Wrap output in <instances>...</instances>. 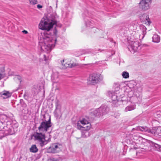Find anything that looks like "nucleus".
<instances>
[{
  "label": "nucleus",
  "instance_id": "nucleus-1",
  "mask_svg": "<svg viewBox=\"0 0 161 161\" xmlns=\"http://www.w3.org/2000/svg\"><path fill=\"white\" fill-rule=\"evenodd\" d=\"M58 17L55 12L45 14L39 25V29L44 31L42 36L44 42L40 43V47L41 50L45 52H50L55 46L57 31L55 27L52 35L51 30L53 25L57 26Z\"/></svg>",
  "mask_w": 161,
  "mask_h": 161
},
{
  "label": "nucleus",
  "instance_id": "nucleus-2",
  "mask_svg": "<svg viewBox=\"0 0 161 161\" xmlns=\"http://www.w3.org/2000/svg\"><path fill=\"white\" fill-rule=\"evenodd\" d=\"M33 137H34L35 141H37L41 147H43L48 142L45 139V135L42 132H36L31 135V139Z\"/></svg>",
  "mask_w": 161,
  "mask_h": 161
},
{
  "label": "nucleus",
  "instance_id": "nucleus-3",
  "mask_svg": "<svg viewBox=\"0 0 161 161\" xmlns=\"http://www.w3.org/2000/svg\"><path fill=\"white\" fill-rule=\"evenodd\" d=\"M156 128H155L156 129ZM136 130H140L142 132H147L153 134H154L155 136H161V133H159V131H160L161 130L160 127H158L156 129H151L146 126H138L136 128Z\"/></svg>",
  "mask_w": 161,
  "mask_h": 161
},
{
  "label": "nucleus",
  "instance_id": "nucleus-4",
  "mask_svg": "<svg viewBox=\"0 0 161 161\" xmlns=\"http://www.w3.org/2000/svg\"><path fill=\"white\" fill-rule=\"evenodd\" d=\"M52 124L51 122V117L50 116L48 120L43 121L40 123L38 129L40 132H46L49 128L52 126Z\"/></svg>",
  "mask_w": 161,
  "mask_h": 161
},
{
  "label": "nucleus",
  "instance_id": "nucleus-5",
  "mask_svg": "<svg viewBox=\"0 0 161 161\" xmlns=\"http://www.w3.org/2000/svg\"><path fill=\"white\" fill-rule=\"evenodd\" d=\"M102 80L103 77L101 75L94 73L90 75L88 81L90 84L95 85Z\"/></svg>",
  "mask_w": 161,
  "mask_h": 161
},
{
  "label": "nucleus",
  "instance_id": "nucleus-6",
  "mask_svg": "<svg viewBox=\"0 0 161 161\" xmlns=\"http://www.w3.org/2000/svg\"><path fill=\"white\" fill-rule=\"evenodd\" d=\"M141 140V143L140 145L139 148L145 150L146 151L149 150V147H151L152 141L144 139L142 137L140 138Z\"/></svg>",
  "mask_w": 161,
  "mask_h": 161
},
{
  "label": "nucleus",
  "instance_id": "nucleus-7",
  "mask_svg": "<svg viewBox=\"0 0 161 161\" xmlns=\"http://www.w3.org/2000/svg\"><path fill=\"white\" fill-rule=\"evenodd\" d=\"M152 0H141L139 3L140 8L143 11L149 9L151 7Z\"/></svg>",
  "mask_w": 161,
  "mask_h": 161
},
{
  "label": "nucleus",
  "instance_id": "nucleus-8",
  "mask_svg": "<svg viewBox=\"0 0 161 161\" xmlns=\"http://www.w3.org/2000/svg\"><path fill=\"white\" fill-rule=\"evenodd\" d=\"M108 96L111 99V101L113 103H116L117 101H123L125 100L123 99L124 97H121V98L120 100V99H118V96L115 95L114 92L109 91L108 93Z\"/></svg>",
  "mask_w": 161,
  "mask_h": 161
},
{
  "label": "nucleus",
  "instance_id": "nucleus-9",
  "mask_svg": "<svg viewBox=\"0 0 161 161\" xmlns=\"http://www.w3.org/2000/svg\"><path fill=\"white\" fill-rule=\"evenodd\" d=\"M84 20H85V24L86 27H89L92 28V31L95 32V31H97V30H98V29H96L95 28H93V25H94V22L91 20H89L87 19V20H86L84 18Z\"/></svg>",
  "mask_w": 161,
  "mask_h": 161
},
{
  "label": "nucleus",
  "instance_id": "nucleus-10",
  "mask_svg": "<svg viewBox=\"0 0 161 161\" xmlns=\"http://www.w3.org/2000/svg\"><path fill=\"white\" fill-rule=\"evenodd\" d=\"M139 46L138 42L137 41H131L130 43V47L134 52H136L137 51Z\"/></svg>",
  "mask_w": 161,
  "mask_h": 161
},
{
  "label": "nucleus",
  "instance_id": "nucleus-11",
  "mask_svg": "<svg viewBox=\"0 0 161 161\" xmlns=\"http://www.w3.org/2000/svg\"><path fill=\"white\" fill-rule=\"evenodd\" d=\"M100 108L103 115L108 113L109 110V108L105 105H102Z\"/></svg>",
  "mask_w": 161,
  "mask_h": 161
},
{
  "label": "nucleus",
  "instance_id": "nucleus-12",
  "mask_svg": "<svg viewBox=\"0 0 161 161\" xmlns=\"http://www.w3.org/2000/svg\"><path fill=\"white\" fill-rule=\"evenodd\" d=\"M61 148V147H58L57 145H54L48 148V152L49 153H55L57 152V149H60Z\"/></svg>",
  "mask_w": 161,
  "mask_h": 161
},
{
  "label": "nucleus",
  "instance_id": "nucleus-13",
  "mask_svg": "<svg viewBox=\"0 0 161 161\" xmlns=\"http://www.w3.org/2000/svg\"><path fill=\"white\" fill-rule=\"evenodd\" d=\"M58 104L57 103L56 104V109L54 112V116L57 119L58 118H60L62 116L60 109L58 110Z\"/></svg>",
  "mask_w": 161,
  "mask_h": 161
},
{
  "label": "nucleus",
  "instance_id": "nucleus-14",
  "mask_svg": "<svg viewBox=\"0 0 161 161\" xmlns=\"http://www.w3.org/2000/svg\"><path fill=\"white\" fill-rule=\"evenodd\" d=\"M100 110L99 107L92 112V114L95 117H100L101 116H103Z\"/></svg>",
  "mask_w": 161,
  "mask_h": 161
},
{
  "label": "nucleus",
  "instance_id": "nucleus-15",
  "mask_svg": "<svg viewBox=\"0 0 161 161\" xmlns=\"http://www.w3.org/2000/svg\"><path fill=\"white\" fill-rule=\"evenodd\" d=\"M11 95V93L8 91H4L0 93V97H2L3 99H6L10 97Z\"/></svg>",
  "mask_w": 161,
  "mask_h": 161
},
{
  "label": "nucleus",
  "instance_id": "nucleus-16",
  "mask_svg": "<svg viewBox=\"0 0 161 161\" xmlns=\"http://www.w3.org/2000/svg\"><path fill=\"white\" fill-rule=\"evenodd\" d=\"M142 18H143V19H144L145 23H147V24H148L149 25L151 23V22L148 16L146 14H143L140 17V19H142Z\"/></svg>",
  "mask_w": 161,
  "mask_h": 161
},
{
  "label": "nucleus",
  "instance_id": "nucleus-17",
  "mask_svg": "<svg viewBox=\"0 0 161 161\" xmlns=\"http://www.w3.org/2000/svg\"><path fill=\"white\" fill-rule=\"evenodd\" d=\"M151 147H153V149H155L156 150L160 151V150L161 146L157 144H156L152 141Z\"/></svg>",
  "mask_w": 161,
  "mask_h": 161
},
{
  "label": "nucleus",
  "instance_id": "nucleus-18",
  "mask_svg": "<svg viewBox=\"0 0 161 161\" xmlns=\"http://www.w3.org/2000/svg\"><path fill=\"white\" fill-rule=\"evenodd\" d=\"M152 41L153 42L158 43L160 41V37L156 34H155L152 37Z\"/></svg>",
  "mask_w": 161,
  "mask_h": 161
},
{
  "label": "nucleus",
  "instance_id": "nucleus-19",
  "mask_svg": "<svg viewBox=\"0 0 161 161\" xmlns=\"http://www.w3.org/2000/svg\"><path fill=\"white\" fill-rule=\"evenodd\" d=\"M7 131L8 134V135H12L15 134V130L14 129L13 127L12 126H10V127H9L7 130L6 131Z\"/></svg>",
  "mask_w": 161,
  "mask_h": 161
},
{
  "label": "nucleus",
  "instance_id": "nucleus-20",
  "mask_svg": "<svg viewBox=\"0 0 161 161\" xmlns=\"http://www.w3.org/2000/svg\"><path fill=\"white\" fill-rule=\"evenodd\" d=\"M30 150L31 152L35 153L37 152L38 149L35 145H33L30 148Z\"/></svg>",
  "mask_w": 161,
  "mask_h": 161
},
{
  "label": "nucleus",
  "instance_id": "nucleus-21",
  "mask_svg": "<svg viewBox=\"0 0 161 161\" xmlns=\"http://www.w3.org/2000/svg\"><path fill=\"white\" fill-rule=\"evenodd\" d=\"M76 65V64H69L68 63L64 64V68H67L68 67L72 68L75 66Z\"/></svg>",
  "mask_w": 161,
  "mask_h": 161
},
{
  "label": "nucleus",
  "instance_id": "nucleus-22",
  "mask_svg": "<svg viewBox=\"0 0 161 161\" xmlns=\"http://www.w3.org/2000/svg\"><path fill=\"white\" fill-rule=\"evenodd\" d=\"M122 76L123 78L127 79L129 77V75L128 72L124 71L122 73Z\"/></svg>",
  "mask_w": 161,
  "mask_h": 161
},
{
  "label": "nucleus",
  "instance_id": "nucleus-23",
  "mask_svg": "<svg viewBox=\"0 0 161 161\" xmlns=\"http://www.w3.org/2000/svg\"><path fill=\"white\" fill-rule=\"evenodd\" d=\"M0 76H3V78L5 77V75L4 74H3V73L5 72V69L4 67H2L0 68Z\"/></svg>",
  "mask_w": 161,
  "mask_h": 161
},
{
  "label": "nucleus",
  "instance_id": "nucleus-24",
  "mask_svg": "<svg viewBox=\"0 0 161 161\" xmlns=\"http://www.w3.org/2000/svg\"><path fill=\"white\" fill-rule=\"evenodd\" d=\"M87 125H85L84 126L83 129V130H89L91 128V125L90 124H87Z\"/></svg>",
  "mask_w": 161,
  "mask_h": 161
},
{
  "label": "nucleus",
  "instance_id": "nucleus-25",
  "mask_svg": "<svg viewBox=\"0 0 161 161\" xmlns=\"http://www.w3.org/2000/svg\"><path fill=\"white\" fill-rule=\"evenodd\" d=\"M80 122L81 124L84 125L88 124H89L88 121L85 119H83Z\"/></svg>",
  "mask_w": 161,
  "mask_h": 161
},
{
  "label": "nucleus",
  "instance_id": "nucleus-26",
  "mask_svg": "<svg viewBox=\"0 0 161 161\" xmlns=\"http://www.w3.org/2000/svg\"><path fill=\"white\" fill-rule=\"evenodd\" d=\"M134 109V108L132 106H128L125 108V111L127 112L128 111H130Z\"/></svg>",
  "mask_w": 161,
  "mask_h": 161
},
{
  "label": "nucleus",
  "instance_id": "nucleus-27",
  "mask_svg": "<svg viewBox=\"0 0 161 161\" xmlns=\"http://www.w3.org/2000/svg\"><path fill=\"white\" fill-rule=\"evenodd\" d=\"M20 103L21 106L24 108H25L27 106L26 104L24 103L23 99L20 100Z\"/></svg>",
  "mask_w": 161,
  "mask_h": 161
},
{
  "label": "nucleus",
  "instance_id": "nucleus-28",
  "mask_svg": "<svg viewBox=\"0 0 161 161\" xmlns=\"http://www.w3.org/2000/svg\"><path fill=\"white\" fill-rule=\"evenodd\" d=\"M84 126H81L79 123H77V128L78 129L83 130Z\"/></svg>",
  "mask_w": 161,
  "mask_h": 161
},
{
  "label": "nucleus",
  "instance_id": "nucleus-29",
  "mask_svg": "<svg viewBox=\"0 0 161 161\" xmlns=\"http://www.w3.org/2000/svg\"><path fill=\"white\" fill-rule=\"evenodd\" d=\"M47 161H59V160L57 158L51 157L48 159Z\"/></svg>",
  "mask_w": 161,
  "mask_h": 161
},
{
  "label": "nucleus",
  "instance_id": "nucleus-30",
  "mask_svg": "<svg viewBox=\"0 0 161 161\" xmlns=\"http://www.w3.org/2000/svg\"><path fill=\"white\" fill-rule=\"evenodd\" d=\"M30 3L33 5H35L37 3V0H29Z\"/></svg>",
  "mask_w": 161,
  "mask_h": 161
},
{
  "label": "nucleus",
  "instance_id": "nucleus-31",
  "mask_svg": "<svg viewBox=\"0 0 161 161\" xmlns=\"http://www.w3.org/2000/svg\"><path fill=\"white\" fill-rule=\"evenodd\" d=\"M146 28L145 27L144 28V30H143L142 31V35H143V36H142V39L144 38V37L145 36V35L146 34Z\"/></svg>",
  "mask_w": 161,
  "mask_h": 161
},
{
  "label": "nucleus",
  "instance_id": "nucleus-32",
  "mask_svg": "<svg viewBox=\"0 0 161 161\" xmlns=\"http://www.w3.org/2000/svg\"><path fill=\"white\" fill-rule=\"evenodd\" d=\"M3 131L0 130V137H1V139L4 136L3 133Z\"/></svg>",
  "mask_w": 161,
  "mask_h": 161
},
{
  "label": "nucleus",
  "instance_id": "nucleus-33",
  "mask_svg": "<svg viewBox=\"0 0 161 161\" xmlns=\"http://www.w3.org/2000/svg\"><path fill=\"white\" fill-rule=\"evenodd\" d=\"M138 98H139L140 99V96H138V97H137V96L132 97L131 98V99H138Z\"/></svg>",
  "mask_w": 161,
  "mask_h": 161
},
{
  "label": "nucleus",
  "instance_id": "nucleus-34",
  "mask_svg": "<svg viewBox=\"0 0 161 161\" xmlns=\"http://www.w3.org/2000/svg\"><path fill=\"white\" fill-rule=\"evenodd\" d=\"M17 79L19 80L20 83H21L22 81L21 78L20 76H18Z\"/></svg>",
  "mask_w": 161,
  "mask_h": 161
},
{
  "label": "nucleus",
  "instance_id": "nucleus-35",
  "mask_svg": "<svg viewBox=\"0 0 161 161\" xmlns=\"http://www.w3.org/2000/svg\"><path fill=\"white\" fill-rule=\"evenodd\" d=\"M42 6L40 5V4H38L37 5V8H42Z\"/></svg>",
  "mask_w": 161,
  "mask_h": 161
},
{
  "label": "nucleus",
  "instance_id": "nucleus-36",
  "mask_svg": "<svg viewBox=\"0 0 161 161\" xmlns=\"http://www.w3.org/2000/svg\"><path fill=\"white\" fill-rule=\"evenodd\" d=\"M22 32L25 34H26L28 33V31L25 30H24L22 31Z\"/></svg>",
  "mask_w": 161,
  "mask_h": 161
},
{
  "label": "nucleus",
  "instance_id": "nucleus-37",
  "mask_svg": "<svg viewBox=\"0 0 161 161\" xmlns=\"http://www.w3.org/2000/svg\"><path fill=\"white\" fill-rule=\"evenodd\" d=\"M44 60L45 61H46L47 60V58H46V57L45 55H44Z\"/></svg>",
  "mask_w": 161,
  "mask_h": 161
},
{
  "label": "nucleus",
  "instance_id": "nucleus-38",
  "mask_svg": "<svg viewBox=\"0 0 161 161\" xmlns=\"http://www.w3.org/2000/svg\"><path fill=\"white\" fill-rule=\"evenodd\" d=\"M37 90L35 88H33L32 90V91L35 92V91H36Z\"/></svg>",
  "mask_w": 161,
  "mask_h": 161
},
{
  "label": "nucleus",
  "instance_id": "nucleus-39",
  "mask_svg": "<svg viewBox=\"0 0 161 161\" xmlns=\"http://www.w3.org/2000/svg\"><path fill=\"white\" fill-rule=\"evenodd\" d=\"M64 62V60H62V61H61L62 64V65H63V66H64V64L63 63V62Z\"/></svg>",
  "mask_w": 161,
  "mask_h": 161
},
{
  "label": "nucleus",
  "instance_id": "nucleus-40",
  "mask_svg": "<svg viewBox=\"0 0 161 161\" xmlns=\"http://www.w3.org/2000/svg\"><path fill=\"white\" fill-rule=\"evenodd\" d=\"M134 148L135 149H138V147H134Z\"/></svg>",
  "mask_w": 161,
  "mask_h": 161
},
{
  "label": "nucleus",
  "instance_id": "nucleus-41",
  "mask_svg": "<svg viewBox=\"0 0 161 161\" xmlns=\"http://www.w3.org/2000/svg\"><path fill=\"white\" fill-rule=\"evenodd\" d=\"M87 133L88 134V136H89L90 135L89 134V132H85V134Z\"/></svg>",
  "mask_w": 161,
  "mask_h": 161
},
{
  "label": "nucleus",
  "instance_id": "nucleus-42",
  "mask_svg": "<svg viewBox=\"0 0 161 161\" xmlns=\"http://www.w3.org/2000/svg\"><path fill=\"white\" fill-rule=\"evenodd\" d=\"M3 78V76H0V80H1L2 78Z\"/></svg>",
  "mask_w": 161,
  "mask_h": 161
},
{
  "label": "nucleus",
  "instance_id": "nucleus-43",
  "mask_svg": "<svg viewBox=\"0 0 161 161\" xmlns=\"http://www.w3.org/2000/svg\"><path fill=\"white\" fill-rule=\"evenodd\" d=\"M47 141H48V142L50 141V139H49L48 140H47Z\"/></svg>",
  "mask_w": 161,
  "mask_h": 161
},
{
  "label": "nucleus",
  "instance_id": "nucleus-44",
  "mask_svg": "<svg viewBox=\"0 0 161 161\" xmlns=\"http://www.w3.org/2000/svg\"><path fill=\"white\" fill-rule=\"evenodd\" d=\"M99 51L100 50V51H100L101 52H102V51H103V50H100V49H99Z\"/></svg>",
  "mask_w": 161,
  "mask_h": 161
},
{
  "label": "nucleus",
  "instance_id": "nucleus-45",
  "mask_svg": "<svg viewBox=\"0 0 161 161\" xmlns=\"http://www.w3.org/2000/svg\"><path fill=\"white\" fill-rule=\"evenodd\" d=\"M36 93H34V95H36Z\"/></svg>",
  "mask_w": 161,
  "mask_h": 161
},
{
  "label": "nucleus",
  "instance_id": "nucleus-46",
  "mask_svg": "<svg viewBox=\"0 0 161 161\" xmlns=\"http://www.w3.org/2000/svg\"><path fill=\"white\" fill-rule=\"evenodd\" d=\"M58 144L60 146H61V145L59 144Z\"/></svg>",
  "mask_w": 161,
  "mask_h": 161
},
{
  "label": "nucleus",
  "instance_id": "nucleus-47",
  "mask_svg": "<svg viewBox=\"0 0 161 161\" xmlns=\"http://www.w3.org/2000/svg\"><path fill=\"white\" fill-rule=\"evenodd\" d=\"M25 95H24V97H25Z\"/></svg>",
  "mask_w": 161,
  "mask_h": 161
},
{
  "label": "nucleus",
  "instance_id": "nucleus-48",
  "mask_svg": "<svg viewBox=\"0 0 161 161\" xmlns=\"http://www.w3.org/2000/svg\"><path fill=\"white\" fill-rule=\"evenodd\" d=\"M52 79H53V76H52Z\"/></svg>",
  "mask_w": 161,
  "mask_h": 161
},
{
  "label": "nucleus",
  "instance_id": "nucleus-49",
  "mask_svg": "<svg viewBox=\"0 0 161 161\" xmlns=\"http://www.w3.org/2000/svg\"><path fill=\"white\" fill-rule=\"evenodd\" d=\"M1 139V137H0V139Z\"/></svg>",
  "mask_w": 161,
  "mask_h": 161
},
{
  "label": "nucleus",
  "instance_id": "nucleus-50",
  "mask_svg": "<svg viewBox=\"0 0 161 161\" xmlns=\"http://www.w3.org/2000/svg\"><path fill=\"white\" fill-rule=\"evenodd\" d=\"M19 161H20V160H19Z\"/></svg>",
  "mask_w": 161,
  "mask_h": 161
}]
</instances>
